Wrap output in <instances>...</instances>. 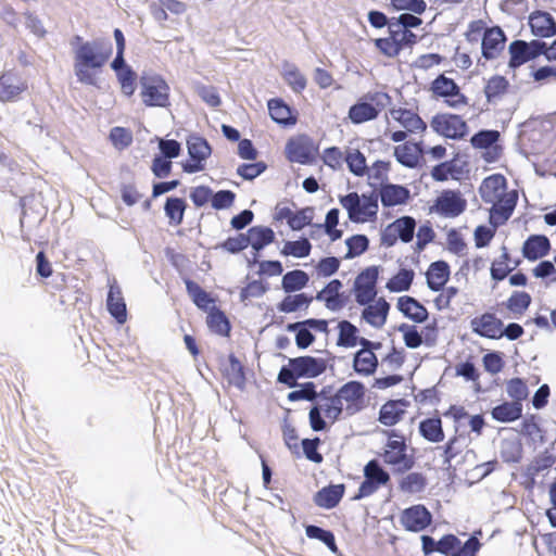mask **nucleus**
Listing matches in <instances>:
<instances>
[{
	"instance_id": "obj_15",
	"label": "nucleus",
	"mask_w": 556,
	"mask_h": 556,
	"mask_svg": "<svg viewBox=\"0 0 556 556\" xmlns=\"http://www.w3.org/2000/svg\"><path fill=\"white\" fill-rule=\"evenodd\" d=\"M189 160L181 163L182 170L188 174L202 172L205 161L212 154V148L206 139L200 136H191L187 140Z\"/></svg>"
},
{
	"instance_id": "obj_63",
	"label": "nucleus",
	"mask_w": 556,
	"mask_h": 556,
	"mask_svg": "<svg viewBox=\"0 0 556 556\" xmlns=\"http://www.w3.org/2000/svg\"><path fill=\"white\" fill-rule=\"evenodd\" d=\"M110 140L116 149L123 150L132 143V134L127 128L116 126L110 131Z\"/></svg>"
},
{
	"instance_id": "obj_57",
	"label": "nucleus",
	"mask_w": 556,
	"mask_h": 556,
	"mask_svg": "<svg viewBox=\"0 0 556 556\" xmlns=\"http://www.w3.org/2000/svg\"><path fill=\"white\" fill-rule=\"evenodd\" d=\"M208 328L220 336H228L230 332V324L224 312L216 309L207 316Z\"/></svg>"
},
{
	"instance_id": "obj_28",
	"label": "nucleus",
	"mask_w": 556,
	"mask_h": 556,
	"mask_svg": "<svg viewBox=\"0 0 556 556\" xmlns=\"http://www.w3.org/2000/svg\"><path fill=\"white\" fill-rule=\"evenodd\" d=\"M408 406L409 402L405 399L389 400L380 407L379 422L386 427L396 425L404 418Z\"/></svg>"
},
{
	"instance_id": "obj_50",
	"label": "nucleus",
	"mask_w": 556,
	"mask_h": 556,
	"mask_svg": "<svg viewBox=\"0 0 556 556\" xmlns=\"http://www.w3.org/2000/svg\"><path fill=\"white\" fill-rule=\"evenodd\" d=\"M509 83L504 76L494 75L486 81L484 86V94L489 102H493L507 93Z\"/></svg>"
},
{
	"instance_id": "obj_11",
	"label": "nucleus",
	"mask_w": 556,
	"mask_h": 556,
	"mask_svg": "<svg viewBox=\"0 0 556 556\" xmlns=\"http://www.w3.org/2000/svg\"><path fill=\"white\" fill-rule=\"evenodd\" d=\"M321 413L331 424L336 422L342 412L336 394L325 395L324 392L319 395V402L313 406L309 410L308 418L309 425L314 431H323L327 428L325 419L321 417Z\"/></svg>"
},
{
	"instance_id": "obj_25",
	"label": "nucleus",
	"mask_w": 556,
	"mask_h": 556,
	"mask_svg": "<svg viewBox=\"0 0 556 556\" xmlns=\"http://www.w3.org/2000/svg\"><path fill=\"white\" fill-rule=\"evenodd\" d=\"M506 35L500 26L486 28L482 36L481 50L486 60H494L504 51Z\"/></svg>"
},
{
	"instance_id": "obj_53",
	"label": "nucleus",
	"mask_w": 556,
	"mask_h": 556,
	"mask_svg": "<svg viewBox=\"0 0 556 556\" xmlns=\"http://www.w3.org/2000/svg\"><path fill=\"white\" fill-rule=\"evenodd\" d=\"M224 376L228 384L235 386L241 390L244 388L245 376L243 366L240 361L232 355L229 357V366L226 368Z\"/></svg>"
},
{
	"instance_id": "obj_8",
	"label": "nucleus",
	"mask_w": 556,
	"mask_h": 556,
	"mask_svg": "<svg viewBox=\"0 0 556 556\" xmlns=\"http://www.w3.org/2000/svg\"><path fill=\"white\" fill-rule=\"evenodd\" d=\"M170 88L160 75H143L140 77V97L146 106L166 108L169 101Z\"/></svg>"
},
{
	"instance_id": "obj_31",
	"label": "nucleus",
	"mask_w": 556,
	"mask_h": 556,
	"mask_svg": "<svg viewBox=\"0 0 556 556\" xmlns=\"http://www.w3.org/2000/svg\"><path fill=\"white\" fill-rule=\"evenodd\" d=\"M424 155V149L420 142L403 141L394 148L396 161L405 167L415 168Z\"/></svg>"
},
{
	"instance_id": "obj_33",
	"label": "nucleus",
	"mask_w": 556,
	"mask_h": 556,
	"mask_svg": "<svg viewBox=\"0 0 556 556\" xmlns=\"http://www.w3.org/2000/svg\"><path fill=\"white\" fill-rule=\"evenodd\" d=\"M502 253L498 258H495L490 268V275L492 280L500 282L506 279L509 274L520 266L521 260H511L510 253L507 247L503 245L501 249Z\"/></svg>"
},
{
	"instance_id": "obj_9",
	"label": "nucleus",
	"mask_w": 556,
	"mask_h": 556,
	"mask_svg": "<svg viewBox=\"0 0 556 556\" xmlns=\"http://www.w3.org/2000/svg\"><path fill=\"white\" fill-rule=\"evenodd\" d=\"M429 91L434 99H443L444 103L452 109L457 110L469 104V99L462 92L460 87L444 74H440L431 81Z\"/></svg>"
},
{
	"instance_id": "obj_46",
	"label": "nucleus",
	"mask_w": 556,
	"mask_h": 556,
	"mask_svg": "<svg viewBox=\"0 0 556 556\" xmlns=\"http://www.w3.org/2000/svg\"><path fill=\"white\" fill-rule=\"evenodd\" d=\"M247 238L250 239V245L255 251H261L275 240V232L266 226H254L248 230Z\"/></svg>"
},
{
	"instance_id": "obj_21",
	"label": "nucleus",
	"mask_w": 556,
	"mask_h": 556,
	"mask_svg": "<svg viewBox=\"0 0 556 556\" xmlns=\"http://www.w3.org/2000/svg\"><path fill=\"white\" fill-rule=\"evenodd\" d=\"M315 152L313 140L306 135L293 137L286 144V156L293 163L309 164L314 160Z\"/></svg>"
},
{
	"instance_id": "obj_24",
	"label": "nucleus",
	"mask_w": 556,
	"mask_h": 556,
	"mask_svg": "<svg viewBox=\"0 0 556 556\" xmlns=\"http://www.w3.org/2000/svg\"><path fill=\"white\" fill-rule=\"evenodd\" d=\"M466 200L455 190L442 191L434 203L435 212L444 217H456L466 210Z\"/></svg>"
},
{
	"instance_id": "obj_44",
	"label": "nucleus",
	"mask_w": 556,
	"mask_h": 556,
	"mask_svg": "<svg viewBox=\"0 0 556 556\" xmlns=\"http://www.w3.org/2000/svg\"><path fill=\"white\" fill-rule=\"evenodd\" d=\"M281 76L287 85L296 93H301L306 88V77L301 73L299 67L292 63H283Z\"/></svg>"
},
{
	"instance_id": "obj_55",
	"label": "nucleus",
	"mask_w": 556,
	"mask_h": 556,
	"mask_svg": "<svg viewBox=\"0 0 556 556\" xmlns=\"http://www.w3.org/2000/svg\"><path fill=\"white\" fill-rule=\"evenodd\" d=\"M312 244L307 238H301L295 241H287L283 244L281 254L285 256H293L298 258L306 257L311 254Z\"/></svg>"
},
{
	"instance_id": "obj_6",
	"label": "nucleus",
	"mask_w": 556,
	"mask_h": 556,
	"mask_svg": "<svg viewBox=\"0 0 556 556\" xmlns=\"http://www.w3.org/2000/svg\"><path fill=\"white\" fill-rule=\"evenodd\" d=\"M388 33L387 37L375 40L376 48L388 58L397 56L403 49L410 48L417 42L416 34L403 27H396L392 20H390Z\"/></svg>"
},
{
	"instance_id": "obj_14",
	"label": "nucleus",
	"mask_w": 556,
	"mask_h": 556,
	"mask_svg": "<svg viewBox=\"0 0 556 556\" xmlns=\"http://www.w3.org/2000/svg\"><path fill=\"white\" fill-rule=\"evenodd\" d=\"M28 83L15 68L0 73V102H16L28 91Z\"/></svg>"
},
{
	"instance_id": "obj_35",
	"label": "nucleus",
	"mask_w": 556,
	"mask_h": 556,
	"mask_svg": "<svg viewBox=\"0 0 556 556\" xmlns=\"http://www.w3.org/2000/svg\"><path fill=\"white\" fill-rule=\"evenodd\" d=\"M268 112L273 121L282 126H293L298 122V113L282 99H270L267 103Z\"/></svg>"
},
{
	"instance_id": "obj_45",
	"label": "nucleus",
	"mask_w": 556,
	"mask_h": 556,
	"mask_svg": "<svg viewBox=\"0 0 556 556\" xmlns=\"http://www.w3.org/2000/svg\"><path fill=\"white\" fill-rule=\"evenodd\" d=\"M314 298L306 293L289 294L278 304V311L290 314L299 311H306Z\"/></svg>"
},
{
	"instance_id": "obj_41",
	"label": "nucleus",
	"mask_w": 556,
	"mask_h": 556,
	"mask_svg": "<svg viewBox=\"0 0 556 556\" xmlns=\"http://www.w3.org/2000/svg\"><path fill=\"white\" fill-rule=\"evenodd\" d=\"M420 435L431 442L440 443L444 440V430L442 427V420L439 416L426 418L419 422Z\"/></svg>"
},
{
	"instance_id": "obj_10",
	"label": "nucleus",
	"mask_w": 556,
	"mask_h": 556,
	"mask_svg": "<svg viewBox=\"0 0 556 556\" xmlns=\"http://www.w3.org/2000/svg\"><path fill=\"white\" fill-rule=\"evenodd\" d=\"M430 126L438 135L453 140H463L469 132L467 122L457 114L438 113L432 116Z\"/></svg>"
},
{
	"instance_id": "obj_54",
	"label": "nucleus",
	"mask_w": 556,
	"mask_h": 556,
	"mask_svg": "<svg viewBox=\"0 0 556 556\" xmlns=\"http://www.w3.org/2000/svg\"><path fill=\"white\" fill-rule=\"evenodd\" d=\"M427 485V479L421 472H409L399 483V488L405 493H419Z\"/></svg>"
},
{
	"instance_id": "obj_22",
	"label": "nucleus",
	"mask_w": 556,
	"mask_h": 556,
	"mask_svg": "<svg viewBox=\"0 0 556 556\" xmlns=\"http://www.w3.org/2000/svg\"><path fill=\"white\" fill-rule=\"evenodd\" d=\"M503 320L494 311H485L470 319L471 331L485 339L498 340Z\"/></svg>"
},
{
	"instance_id": "obj_23",
	"label": "nucleus",
	"mask_w": 556,
	"mask_h": 556,
	"mask_svg": "<svg viewBox=\"0 0 556 556\" xmlns=\"http://www.w3.org/2000/svg\"><path fill=\"white\" fill-rule=\"evenodd\" d=\"M400 522L407 531L420 532L431 525L432 515L425 505L417 504L402 511Z\"/></svg>"
},
{
	"instance_id": "obj_19",
	"label": "nucleus",
	"mask_w": 556,
	"mask_h": 556,
	"mask_svg": "<svg viewBox=\"0 0 556 556\" xmlns=\"http://www.w3.org/2000/svg\"><path fill=\"white\" fill-rule=\"evenodd\" d=\"M500 136L497 130H480L470 138V144L475 149L484 150L483 160L493 163L498 161L503 153L502 147L497 143Z\"/></svg>"
},
{
	"instance_id": "obj_48",
	"label": "nucleus",
	"mask_w": 556,
	"mask_h": 556,
	"mask_svg": "<svg viewBox=\"0 0 556 556\" xmlns=\"http://www.w3.org/2000/svg\"><path fill=\"white\" fill-rule=\"evenodd\" d=\"M339 338L338 345L344 348H354L361 345V338H358V329L349 320H342L338 325Z\"/></svg>"
},
{
	"instance_id": "obj_39",
	"label": "nucleus",
	"mask_w": 556,
	"mask_h": 556,
	"mask_svg": "<svg viewBox=\"0 0 556 556\" xmlns=\"http://www.w3.org/2000/svg\"><path fill=\"white\" fill-rule=\"evenodd\" d=\"M396 306L405 317L416 323H424L428 318L427 308L413 296H400Z\"/></svg>"
},
{
	"instance_id": "obj_36",
	"label": "nucleus",
	"mask_w": 556,
	"mask_h": 556,
	"mask_svg": "<svg viewBox=\"0 0 556 556\" xmlns=\"http://www.w3.org/2000/svg\"><path fill=\"white\" fill-rule=\"evenodd\" d=\"M390 305L384 298H379L374 303L366 304L362 312V317L370 326L375 328H382L387 321Z\"/></svg>"
},
{
	"instance_id": "obj_40",
	"label": "nucleus",
	"mask_w": 556,
	"mask_h": 556,
	"mask_svg": "<svg viewBox=\"0 0 556 556\" xmlns=\"http://www.w3.org/2000/svg\"><path fill=\"white\" fill-rule=\"evenodd\" d=\"M427 285L432 291H440L450 279V266L444 261L430 264L426 273Z\"/></svg>"
},
{
	"instance_id": "obj_60",
	"label": "nucleus",
	"mask_w": 556,
	"mask_h": 556,
	"mask_svg": "<svg viewBox=\"0 0 556 556\" xmlns=\"http://www.w3.org/2000/svg\"><path fill=\"white\" fill-rule=\"evenodd\" d=\"M117 80L121 85V90L126 97H131L136 91L137 86V73L131 68L127 67L116 74Z\"/></svg>"
},
{
	"instance_id": "obj_1",
	"label": "nucleus",
	"mask_w": 556,
	"mask_h": 556,
	"mask_svg": "<svg viewBox=\"0 0 556 556\" xmlns=\"http://www.w3.org/2000/svg\"><path fill=\"white\" fill-rule=\"evenodd\" d=\"M73 70L78 83L97 86L98 78L113 54L112 45L104 39L84 40L76 35L71 40Z\"/></svg>"
},
{
	"instance_id": "obj_64",
	"label": "nucleus",
	"mask_w": 556,
	"mask_h": 556,
	"mask_svg": "<svg viewBox=\"0 0 556 556\" xmlns=\"http://www.w3.org/2000/svg\"><path fill=\"white\" fill-rule=\"evenodd\" d=\"M406 361V353L404 349L392 346L390 351L382 357V364L387 365L390 370H399L402 368Z\"/></svg>"
},
{
	"instance_id": "obj_52",
	"label": "nucleus",
	"mask_w": 556,
	"mask_h": 556,
	"mask_svg": "<svg viewBox=\"0 0 556 556\" xmlns=\"http://www.w3.org/2000/svg\"><path fill=\"white\" fill-rule=\"evenodd\" d=\"M309 280L308 275L301 269H294L283 275L281 286L285 292H294L303 289Z\"/></svg>"
},
{
	"instance_id": "obj_42",
	"label": "nucleus",
	"mask_w": 556,
	"mask_h": 556,
	"mask_svg": "<svg viewBox=\"0 0 556 556\" xmlns=\"http://www.w3.org/2000/svg\"><path fill=\"white\" fill-rule=\"evenodd\" d=\"M492 418L500 422H513L522 416V404L518 402H504L491 410Z\"/></svg>"
},
{
	"instance_id": "obj_47",
	"label": "nucleus",
	"mask_w": 556,
	"mask_h": 556,
	"mask_svg": "<svg viewBox=\"0 0 556 556\" xmlns=\"http://www.w3.org/2000/svg\"><path fill=\"white\" fill-rule=\"evenodd\" d=\"M187 203L184 199L177 197L167 198L164 212L166 217L169 219V224L173 226H179L185 216Z\"/></svg>"
},
{
	"instance_id": "obj_62",
	"label": "nucleus",
	"mask_w": 556,
	"mask_h": 556,
	"mask_svg": "<svg viewBox=\"0 0 556 556\" xmlns=\"http://www.w3.org/2000/svg\"><path fill=\"white\" fill-rule=\"evenodd\" d=\"M348 247L346 258H352L363 254L369 245V240L365 235H354L346 239Z\"/></svg>"
},
{
	"instance_id": "obj_32",
	"label": "nucleus",
	"mask_w": 556,
	"mask_h": 556,
	"mask_svg": "<svg viewBox=\"0 0 556 556\" xmlns=\"http://www.w3.org/2000/svg\"><path fill=\"white\" fill-rule=\"evenodd\" d=\"M551 251V241L544 235H531L522 244V256L530 261L535 262L546 256Z\"/></svg>"
},
{
	"instance_id": "obj_12",
	"label": "nucleus",
	"mask_w": 556,
	"mask_h": 556,
	"mask_svg": "<svg viewBox=\"0 0 556 556\" xmlns=\"http://www.w3.org/2000/svg\"><path fill=\"white\" fill-rule=\"evenodd\" d=\"M334 394L342 412L348 416L355 415L365 406L366 388L361 381L351 380L340 387Z\"/></svg>"
},
{
	"instance_id": "obj_18",
	"label": "nucleus",
	"mask_w": 556,
	"mask_h": 556,
	"mask_svg": "<svg viewBox=\"0 0 556 556\" xmlns=\"http://www.w3.org/2000/svg\"><path fill=\"white\" fill-rule=\"evenodd\" d=\"M379 277V267L369 266L361 271L354 281L355 301L359 305H366L372 302L377 295V281Z\"/></svg>"
},
{
	"instance_id": "obj_51",
	"label": "nucleus",
	"mask_w": 556,
	"mask_h": 556,
	"mask_svg": "<svg viewBox=\"0 0 556 556\" xmlns=\"http://www.w3.org/2000/svg\"><path fill=\"white\" fill-rule=\"evenodd\" d=\"M345 163L351 173L363 177L367 174L368 167L366 157L358 149L349 148L345 151Z\"/></svg>"
},
{
	"instance_id": "obj_56",
	"label": "nucleus",
	"mask_w": 556,
	"mask_h": 556,
	"mask_svg": "<svg viewBox=\"0 0 556 556\" xmlns=\"http://www.w3.org/2000/svg\"><path fill=\"white\" fill-rule=\"evenodd\" d=\"M186 289L189 294V296L192 299L193 303L199 308H207L210 303L213 302V300L210 298L208 293L204 291L195 281L187 278L185 279Z\"/></svg>"
},
{
	"instance_id": "obj_17",
	"label": "nucleus",
	"mask_w": 556,
	"mask_h": 556,
	"mask_svg": "<svg viewBox=\"0 0 556 556\" xmlns=\"http://www.w3.org/2000/svg\"><path fill=\"white\" fill-rule=\"evenodd\" d=\"M544 41L533 39L531 41L514 40L508 47L510 68H518L529 61L535 60L542 55Z\"/></svg>"
},
{
	"instance_id": "obj_7",
	"label": "nucleus",
	"mask_w": 556,
	"mask_h": 556,
	"mask_svg": "<svg viewBox=\"0 0 556 556\" xmlns=\"http://www.w3.org/2000/svg\"><path fill=\"white\" fill-rule=\"evenodd\" d=\"M389 115L403 127V130L390 132L393 142H403L408 135H422L427 130V123L412 109L393 108L389 110Z\"/></svg>"
},
{
	"instance_id": "obj_4",
	"label": "nucleus",
	"mask_w": 556,
	"mask_h": 556,
	"mask_svg": "<svg viewBox=\"0 0 556 556\" xmlns=\"http://www.w3.org/2000/svg\"><path fill=\"white\" fill-rule=\"evenodd\" d=\"M390 103L391 97L387 92H367L350 106L348 116L355 125L374 121Z\"/></svg>"
},
{
	"instance_id": "obj_38",
	"label": "nucleus",
	"mask_w": 556,
	"mask_h": 556,
	"mask_svg": "<svg viewBox=\"0 0 556 556\" xmlns=\"http://www.w3.org/2000/svg\"><path fill=\"white\" fill-rule=\"evenodd\" d=\"M344 493L345 485L343 483L330 484L328 486H324L314 495V503L318 507L332 509L338 506Z\"/></svg>"
},
{
	"instance_id": "obj_27",
	"label": "nucleus",
	"mask_w": 556,
	"mask_h": 556,
	"mask_svg": "<svg viewBox=\"0 0 556 556\" xmlns=\"http://www.w3.org/2000/svg\"><path fill=\"white\" fill-rule=\"evenodd\" d=\"M289 366L294 367L300 378H315L326 370L327 362L324 358L300 356L290 358Z\"/></svg>"
},
{
	"instance_id": "obj_5",
	"label": "nucleus",
	"mask_w": 556,
	"mask_h": 556,
	"mask_svg": "<svg viewBox=\"0 0 556 556\" xmlns=\"http://www.w3.org/2000/svg\"><path fill=\"white\" fill-rule=\"evenodd\" d=\"M378 198L375 192L359 195L357 192H350L340 198V204L346 210L349 218L353 223H367L375 220L378 214Z\"/></svg>"
},
{
	"instance_id": "obj_29",
	"label": "nucleus",
	"mask_w": 556,
	"mask_h": 556,
	"mask_svg": "<svg viewBox=\"0 0 556 556\" xmlns=\"http://www.w3.org/2000/svg\"><path fill=\"white\" fill-rule=\"evenodd\" d=\"M343 288L339 279H332L325 288L317 292L315 299L325 303L330 311L341 309L345 305V298L341 291Z\"/></svg>"
},
{
	"instance_id": "obj_26",
	"label": "nucleus",
	"mask_w": 556,
	"mask_h": 556,
	"mask_svg": "<svg viewBox=\"0 0 556 556\" xmlns=\"http://www.w3.org/2000/svg\"><path fill=\"white\" fill-rule=\"evenodd\" d=\"M528 24L532 35L535 37L549 38L556 35V22L548 12L533 11L529 15Z\"/></svg>"
},
{
	"instance_id": "obj_3",
	"label": "nucleus",
	"mask_w": 556,
	"mask_h": 556,
	"mask_svg": "<svg viewBox=\"0 0 556 556\" xmlns=\"http://www.w3.org/2000/svg\"><path fill=\"white\" fill-rule=\"evenodd\" d=\"M387 442L380 454L383 463L394 473L408 472L415 466V457L408 453V444L403 433L396 430L384 431Z\"/></svg>"
},
{
	"instance_id": "obj_49",
	"label": "nucleus",
	"mask_w": 556,
	"mask_h": 556,
	"mask_svg": "<svg viewBox=\"0 0 556 556\" xmlns=\"http://www.w3.org/2000/svg\"><path fill=\"white\" fill-rule=\"evenodd\" d=\"M415 277V273L413 269L408 268H401L394 276H392L387 285L386 288L390 292H403L409 290L413 280Z\"/></svg>"
},
{
	"instance_id": "obj_30",
	"label": "nucleus",
	"mask_w": 556,
	"mask_h": 556,
	"mask_svg": "<svg viewBox=\"0 0 556 556\" xmlns=\"http://www.w3.org/2000/svg\"><path fill=\"white\" fill-rule=\"evenodd\" d=\"M106 307L109 313L116 319L118 324L127 320L126 303L122 293V289L117 281L113 279L109 283V292L106 299Z\"/></svg>"
},
{
	"instance_id": "obj_58",
	"label": "nucleus",
	"mask_w": 556,
	"mask_h": 556,
	"mask_svg": "<svg viewBox=\"0 0 556 556\" xmlns=\"http://www.w3.org/2000/svg\"><path fill=\"white\" fill-rule=\"evenodd\" d=\"M305 533L309 539H316L325 543L331 552L336 553L338 551L336 539L331 531L309 525L306 526Z\"/></svg>"
},
{
	"instance_id": "obj_61",
	"label": "nucleus",
	"mask_w": 556,
	"mask_h": 556,
	"mask_svg": "<svg viewBox=\"0 0 556 556\" xmlns=\"http://www.w3.org/2000/svg\"><path fill=\"white\" fill-rule=\"evenodd\" d=\"M321 160L325 165L333 170H338L345 162V152H342L339 147H329L323 151Z\"/></svg>"
},
{
	"instance_id": "obj_43",
	"label": "nucleus",
	"mask_w": 556,
	"mask_h": 556,
	"mask_svg": "<svg viewBox=\"0 0 556 556\" xmlns=\"http://www.w3.org/2000/svg\"><path fill=\"white\" fill-rule=\"evenodd\" d=\"M409 198L405 187L399 185H386L380 189V199L383 206H395L403 204Z\"/></svg>"
},
{
	"instance_id": "obj_20",
	"label": "nucleus",
	"mask_w": 556,
	"mask_h": 556,
	"mask_svg": "<svg viewBox=\"0 0 556 556\" xmlns=\"http://www.w3.org/2000/svg\"><path fill=\"white\" fill-rule=\"evenodd\" d=\"M481 543L476 536H470L464 544L454 534H445L439 540V553L445 556H476Z\"/></svg>"
},
{
	"instance_id": "obj_37",
	"label": "nucleus",
	"mask_w": 556,
	"mask_h": 556,
	"mask_svg": "<svg viewBox=\"0 0 556 556\" xmlns=\"http://www.w3.org/2000/svg\"><path fill=\"white\" fill-rule=\"evenodd\" d=\"M352 366L354 371L362 377L372 376L379 366V359L376 353L366 351L362 348L354 353Z\"/></svg>"
},
{
	"instance_id": "obj_34",
	"label": "nucleus",
	"mask_w": 556,
	"mask_h": 556,
	"mask_svg": "<svg viewBox=\"0 0 556 556\" xmlns=\"http://www.w3.org/2000/svg\"><path fill=\"white\" fill-rule=\"evenodd\" d=\"M532 304V296L523 290H515L501 303L510 318H521Z\"/></svg>"
},
{
	"instance_id": "obj_16",
	"label": "nucleus",
	"mask_w": 556,
	"mask_h": 556,
	"mask_svg": "<svg viewBox=\"0 0 556 556\" xmlns=\"http://www.w3.org/2000/svg\"><path fill=\"white\" fill-rule=\"evenodd\" d=\"M364 481L361 483L354 500L368 497L390 481V475L376 459L369 460L364 467Z\"/></svg>"
},
{
	"instance_id": "obj_59",
	"label": "nucleus",
	"mask_w": 556,
	"mask_h": 556,
	"mask_svg": "<svg viewBox=\"0 0 556 556\" xmlns=\"http://www.w3.org/2000/svg\"><path fill=\"white\" fill-rule=\"evenodd\" d=\"M506 391L513 402L522 404L529 395L526 382L521 378H511L506 382Z\"/></svg>"
},
{
	"instance_id": "obj_2",
	"label": "nucleus",
	"mask_w": 556,
	"mask_h": 556,
	"mask_svg": "<svg viewBox=\"0 0 556 556\" xmlns=\"http://www.w3.org/2000/svg\"><path fill=\"white\" fill-rule=\"evenodd\" d=\"M479 194L484 203L492 205L490 218L496 225L508 220L518 201L516 190L507 191V180L502 174L485 177L479 187Z\"/></svg>"
},
{
	"instance_id": "obj_13",
	"label": "nucleus",
	"mask_w": 556,
	"mask_h": 556,
	"mask_svg": "<svg viewBox=\"0 0 556 556\" xmlns=\"http://www.w3.org/2000/svg\"><path fill=\"white\" fill-rule=\"evenodd\" d=\"M416 229V220L412 216H402L389 224L381 232V245L391 248L399 240L408 243L413 240Z\"/></svg>"
}]
</instances>
